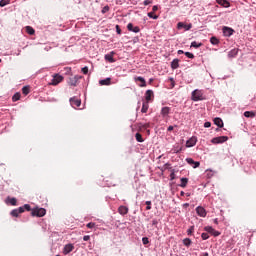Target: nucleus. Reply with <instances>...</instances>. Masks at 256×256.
I'll return each instance as SVG.
<instances>
[{"label": "nucleus", "mask_w": 256, "mask_h": 256, "mask_svg": "<svg viewBox=\"0 0 256 256\" xmlns=\"http://www.w3.org/2000/svg\"><path fill=\"white\" fill-rule=\"evenodd\" d=\"M31 215L32 217H45L47 210H45V208L36 207L31 210Z\"/></svg>", "instance_id": "nucleus-1"}, {"label": "nucleus", "mask_w": 256, "mask_h": 256, "mask_svg": "<svg viewBox=\"0 0 256 256\" xmlns=\"http://www.w3.org/2000/svg\"><path fill=\"white\" fill-rule=\"evenodd\" d=\"M64 77L61 76L60 74H53L52 75V80L49 82V85H52L53 87H56V85H59V83H63Z\"/></svg>", "instance_id": "nucleus-2"}, {"label": "nucleus", "mask_w": 256, "mask_h": 256, "mask_svg": "<svg viewBox=\"0 0 256 256\" xmlns=\"http://www.w3.org/2000/svg\"><path fill=\"white\" fill-rule=\"evenodd\" d=\"M204 99L202 90L196 89L192 92V101H203Z\"/></svg>", "instance_id": "nucleus-3"}, {"label": "nucleus", "mask_w": 256, "mask_h": 256, "mask_svg": "<svg viewBox=\"0 0 256 256\" xmlns=\"http://www.w3.org/2000/svg\"><path fill=\"white\" fill-rule=\"evenodd\" d=\"M229 137L227 136H219V137H215L211 140V143H213L214 145H218L219 143H225V141H228Z\"/></svg>", "instance_id": "nucleus-4"}, {"label": "nucleus", "mask_w": 256, "mask_h": 256, "mask_svg": "<svg viewBox=\"0 0 256 256\" xmlns=\"http://www.w3.org/2000/svg\"><path fill=\"white\" fill-rule=\"evenodd\" d=\"M204 229H205V231H207V233H210L214 237H219V235H221V233L219 231L215 230L211 226H206Z\"/></svg>", "instance_id": "nucleus-5"}, {"label": "nucleus", "mask_w": 256, "mask_h": 256, "mask_svg": "<svg viewBox=\"0 0 256 256\" xmlns=\"http://www.w3.org/2000/svg\"><path fill=\"white\" fill-rule=\"evenodd\" d=\"M222 31H223L224 37H231V35L235 33V30H233V28H229L227 26H224Z\"/></svg>", "instance_id": "nucleus-6"}, {"label": "nucleus", "mask_w": 256, "mask_h": 256, "mask_svg": "<svg viewBox=\"0 0 256 256\" xmlns=\"http://www.w3.org/2000/svg\"><path fill=\"white\" fill-rule=\"evenodd\" d=\"M196 213L199 215V217H207V210H205L203 206H198L196 208Z\"/></svg>", "instance_id": "nucleus-7"}, {"label": "nucleus", "mask_w": 256, "mask_h": 256, "mask_svg": "<svg viewBox=\"0 0 256 256\" xmlns=\"http://www.w3.org/2000/svg\"><path fill=\"white\" fill-rule=\"evenodd\" d=\"M20 213H25V208L19 207L18 209H14L11 211L10 215H12V217H19Z\"/></svg>", "instance_id": "nucleus-8"}, {"label": "nucleus", "mask_w": 256, "mask_h": 256, "mask_svg": "<svg viewBox=\"0 0 256 256\" xmlns=\"http://www.w3.org/2000/svg\"><path fill=\"white\" fill-rule=\"evenodd\" d=\"M79 79H81V76H73V77H71V78H69V85H71L72 87H76V85H77V83H78V81H79Z\"/></svg>", "instance_id": "nucleus-9"}, {"label": "nucleus", "mask_w": 256, "mask_h": 256, "mask_svg": "<svg viewBox=\"0 0 256 256\" xmlns=\"http://www.w3.org/2000/svg\"><path fill=\"white\" fill-rule=\"evenodd\" d=\"M70 104L72 107H81V100L76 97L70 98Z\"/></svg>", "instance_id": "nucleus-10"}, {"label": "nucleus", "mask_w": 256, "mask_h": 256, "mask_svg": "<svg viewBox=\"0 0 256 256\" xmlns=\"http://www.w3.org/2000/svg\"><path fill=\"white\" fill-rule=\"evenodd\" d=\"M73 249H75V246H73V244L65 245L64 250H63L64 255H69V253H71V251H73Z\"/></svg>", "instance_id": "nucleus-11"}, {"label": "nucleus", "mask_w": 256, "mask_h": 256, "mask_svg": "<svg viewBox=\"0 0 256 256\" xmlns=\"http://www.w3.org/2000/svg\"><path fill=\"white\" fill-rule=\"evenodd\" d=\"M134 81H136V82L139 81L140 82L139 87H147V81H145V78H143L141 76L135 77Z\"/></svg>", "instance_id": "nucleus-12"}, {"label": "nucleus", "mask_w": 256, "mask_h": 256, "mask_svg": "<svg viewBox=\"0 0 256 256\" xmlns=\"http://www.w3.org/2000/svg\"><path fill=\"white\" fill-rule=\"evenodd\" d=\"M113 55H115V52H110L109 54H106L104 56V59L108 61L109 63H115V58H113Z\"/></svg>", "instance_id": "nucleus-13"}, {"label": "nucleus", "mask_w": 256, "mask_h": 256, "mask_svg": "<svg viewBox=\"0 0 256 256\" xmlns=\"http://www.w3.org/2000/svg\"><path fill=\"white\" fill-rule=\"evenodd\" d=\"M127 29H128V31H132V33H139V31H141L139 26L134 27L132 23H129L127 25Z\"/></svg>", "instance_id": "nucleus-14"}, {"label": "nucleus", "mask_w": 256, "mask_h": 256, "mask_svg": "<svg viewBox=\"0 0 256 256\" xmlns=\"http://www.w3.org/2000/svg\"><path fill=\"white\" fill-rule=\"evenodd\" d=\"M153 97H154L153 90H147L145 93V100L147 101V103H149L151 99H153Z\"/></svg>", "instance_id": "nucleus-15"}, {"label": "nucleus", "mask_w": 256, "mask_h": 256, "mask_svg": "<svg viewBox=\"0 0 256 256\" xmlns=\"http://www.w3.org/2000/svg\"><path fill=\"white\" fill-rule=\"evenodd\" d=\"M118 213L121 215H127V213H129V208L127 206H119Z\"/></svg>", "instance_id": "nucleus-16"}, {"label": "nucleus", "mask_w": 256, "mask_h": 256, "mask_svg": "<svg viewBox=\"0 0 256 256\" xmlns=\"http://www.w3.org/2000/svg\"><path fill=\"white\" fill-rule=\"evenodd\" d=\"M216 2L222 7H231V4L227 0H216Z\"/></svg>", "instance_id": "nucleus-17"}, {"label": "nucleus", "mask_w": 256, "mask_h": 256, "mask_svg": "<svg viewBox=\"0 0 256 256\" xmlns=\"http://www.w3.org/2000/svg\"><path fill=\"white\" fill-rule=\"evenodd\" d=\"M169 113H171V108H169V107H163V108L161 109V115H162V117H167V115H168Z\"/></svg>", "instance_id": "nucleus-18"}, {"label": "nucleus", "mask_w": 256, "mask_h": 256, "mask_svg": "<svg viewBox=\"0 0 256 256\" xmlns=\"http://www.w3.org/2000/svg\"><path fill=\"white\" fill-rule=\"evenodd\" d=\"M197 144V138H191L186 142L187 147H194Z\"/></svg>", "instance_id": "nucleus-19"}, {"label": "nucleus", "mask_w": 256, "mask_h": 256, "mask_svg": "<svg viewBox=\"0 0 256 256\" xmlns=\"http://www.w3.org/2000/svg\"><path fill=\"white\" fill-rule=\"evenodd\" d=\"M147 111H149V102H144L142 104L141 113H147Z\"/></svg>", "instance_id": "nucleus-20"}, {"label": "nucleus", "mask_w": 256, "mask_h": 256, "mask_svg": "<svg viewBox=\"0 0 256 256\" xmlns=\"http://www.w3.org/2000/svg\"><path fill=\"white\" fill-rule=\"evenodd\" d=\"M99 85H111V78H106L99 81Z\"/></svg>", "instance_id": "nucleus-21"}, {"label": "nucleus", "mask_w": 256, "mask_h": 256, "mask_svg": "<svg viewBox=\"0 0 256 256\" xmlns=\"http://www.w3.org/2000/svg\"><path fill=\"white\" fill-rule=\"evenodd\" d=\"M214 125H217V127L222 128L223 127V120L221 118H215L214 119Z\"/></svg>", "instance_id": "nucleus-22"}, {"label": "nucleus", "mask_w": 256, "mask_h": 256, "mask_svg": "<svg viewBox=\"0 0 256 256\" xmlns=\"http://www.w3.org/2000/svg\"><path fill=\"white\" fill-rule=\"evenodd\" d=\"M171 67H172V69H179V59H174L171 62Z\"/></svg>", "instance_id": "nucleus-23"}, {"label": "nucleus", "mask_w": 256, "mask_h": 256, "mask_svg": "<svg viewBox=\"0 0 256 256\" xmlns=\"http://www.w3.org/2000/svg\"><path fill=\"white\" fill-rule=\"evenodd\" d=\"M26 33H28V35H35V29H33V27L31 26H26Z\"/></svg>", "instance_id": "nucleus-24"}, {"label": "nucleus", "mask_w": 256, "mask_h": 256, "mask_svg": "<svg viewBox=\"0 0 256 256\" xmlns=\"http://www.w3.org/2000/svg\"><path fill=\"white\" fill-rule=\"evenodd\" d=\"M189 183V179L187 178H181V184L180 187H182L183 189H185V187H187V184Z\"/></svg>", "instance_id": "nucleus-25"}, {"label": "nucleus", "mask_w": 256, "mask_h": 256, "mask_svg": "<svg viewBox=\"0 0 256 256\" xmlns=\"http://www.w3.org/2000/svg\"><path fill=\"white\" fill-rule=\"evenodd\" d=\"M244 117H251L253 119V117H255V112L253 111H246L244 112Z\"/></svg>", "instance_id": "nucleus-26"}, {"label": "nucleus", "mask_w": 256, "mask_h": 256, "mask_svg": "<svg viewBox=\"0 0 256 256\" xmlns=\"http://www.w3.org/2000/svg\"><path fill=\"white\" fill-rule=\"evenodd\" d=\"M191 243H193V242L189 238H185L183 240V245H185V247H191Z\"/></svg>", "instance_id": "nucleus-27"}, {"label": "nucleus", "mask_w": 256, "mask_h": 256, "mask_svg": "<svg viewBox=\"0 0 256 256\" xmlns=\"http://www.w3.org/2000/svg\"><path fill=\"white\" fill-rule=\"evenodd\" d=\"M135 137H136V141H138V143H143V141H145L143 139V136L141 135V133H136Z\"/></svg>", "instance_id": "nucleus-28"}, {"label": "nucleus", "mask_w": 256, "mask_h": 256, "mask_svg": "<svg viewBox=\"0 0 256 256\" xmlns=\"http://www.w3.org/2000/svg\"><path fill=\"white\" fill-rule=\"evenodd\" d=\"M210 43L212 45H219V39H217V37H211L210 38Z\"/></svg>", "instance_id": "nucleus-29"}, {"label": "nucleus", "mask_w": 256, "mask_h": 256, "mask_svg": "<svg viewBox=\"0 0 256 256\" xmlns=\"http://www.w3.org/2000/svg\"><path fill=\"white\" fill-rule=\"evenodd\" d=\"M22 93H23V95H29V93H30V88H29V86H24V87L22 88Z\"/></svg>", "instance_id": "nucleus-30"}, {"label": "nucleus", "mask_w": 256, "mask_h": 256, "mask_svg": "<svg viewBox=\"0 0 256 256\" xmlns=\"http://www.w3.org/2000/svg\"><path fill=\"white\" fill-rule=\"evenodd\" d=\"M237 53H239V51L237 49H233L229 52L228 56L235 57L237 55Z\"/></svg>", "instance_id": "nucleus-31"}, {"label": "nucleus", "mask_w": 256, "mask_h": 256, "mask_svg": "<svg viewBox=\"0 0 256 256\" xmlns=\"http://www.w3.org/2000/svg\"><path fill=\"white\" fill-rule=\"evenodd\" d=\"M21 99V94L20 93H15L12 97V101H19Z\"/></svg>", "instance_id": "nucleus-32"}, {"label": "nucleus", "mask_w": 256, "mask_h": 256, "mask_svg": "<svg viewBox=\"0 0 256 256\" xmlns=\"http://www.w3.org/2000/svg\"><path fill=\"white\" fill-rule=\"evenodd\" d=\"M11 3L10 0H0V7H5L6 5H9Z\"/></svg>", "instance_id": "nucleus-33"}, {"label": "nucleus", "mask_w": 256, "mask_h": 256, "mask_svg": "<svg viewBox=\"0 0 256 256\" xmlns=\"http://www.w3.org/2000/svg\"><path fill=\"white\" fill-rule=\"evenodd\" d=\"M201 45H203L202 43H197L196 41H193L191 43V47H194V49H199V47H201Z\"/></svg>", "instance_id": "nucleus-34"}, {"label": "nucleus", "mask_w": 256, "mask_h": 256, "mask_svg": "<svg viewBox=\"0 0 256 256\" xmlns=\"http://www.w3.org/2000/svg\"><path fill=\"white\" fill-rule=\"evenodd\" d=\"M148 17H150V19H159V16L155 15V12H149Z\"/></svg>", "instance_id": "nucleus-35"}, {"label": "nucleus", "mask_w": 256, "mask_h": 256, "mask_svg": "<svg viewBox=\"0 0 256 256\" xmlns=\"http://www.w3.org/2000/svg\"><path fill=\"white\" fill-rule=\"evenodd\" d=\"M140 129H149V127H151L150 123H146V124H140Z\"/></svg>", "instance_id": "nucleus-36"}, {"label": "nucleus", "mask_w": 256, "mask_h": 256, "mask_svg": "<svg viewBox=\"0 0 256 256\" xmlns=\"http://www.w3.org/2000/svg\"><path fill=\"white\" fill-rule=\"evenodd\" d=\"M184 55H186L188 59H195V55L191 52H185Z\"/></svg>", "instance_id": "nucleus-37"}, {"label": "nucleus", "mask_w": 256, "mask_h": 256, "mask_svg": "<svg viewBox=\"0 0 256 256\" xmlns=\"http://www.w3.org/2000/svg\"><path fill=\"white\" fill-rule=\"evenodd\" d=\"M193 231H195V226H191L188 230H187V235H192Z\"/></svg>", "instance_id": "nucleus-38"}, {"label": "nucleus", "mask_w": 256, "mask_h": 256, "mask_svg": "<svg viewBox=\"0 0 256 256\" xmlns=\"http://www.w3.org/2000/svg\"><path fill=\"white\" fill-rule=\"evenodd\" d=\"M201 237L203 241H207V239H209V233H202Z\"/></svg>", "instance_id": "nucleus-39"}, {"label": "nucleus", "mask_w": 256, "mask_h": 256, "mask_svg": "<svg viewBox=\"0 0 256 256\" xmlns=\"http://www.w3.org/2000/svg\"><path fill=\"white\" fill-rule=\"evenodd\" d=\"M142 243H143V245H149V238L143 237L142 238Z\"/></svg>", "instance_id": "nucleus-40"}, {"label": "nucleus", "mask_w": 256, "mask_h": 256, "mask_svg": "<svg viewBox=\"0 0 256 256\" xmlns=\"http://www.w3.org/2000/svg\"><path fill=\"white\" fill-rule=\"evenodd\" d=\"M86 227H87L88 229H94L95 223H94V222H89V223L86 225Z\"/></svg>", "instance_id": "nucleus-41"}, {"label": "nucleus", "mask_w": 256, "mask_h": 256, "mask_svg": "<svg viewBox=\"0 0 256 256\" xmlns=\"http://www.w3.org/2000/svg\"><path fill=\"white\" fill-rule=\"evenodd\" d=\"M146 211H151V201H146Z\"/></svg>", "instance_id": "nucleus-42"}, {"label": "nucleus", "mask_w": 256, "mask_h": 256, "mask_svg": "<svg viewBox=\"0 0 256 256\" xmlns=\"http://www.w3.org/2000/svg\"><path fill=\"white\" fill-rule=\"evenodd\" d=\"M82 73L84 74V75H87V73H89V67H83L82 68Z\"/></svg>", "instance_id": "nucleus-43"}, {"label": "nucleus", "mask_w": 256, "mask_h": 256, "mask_svg": "<svg viewBox=\"0 0 256 256\" xmlns=\"http://www.w3.org/2000/svg\"><path fill=\"white\" fill-rule=\"evenodd\" d=\"M10 204L13 205V206L17 205V199L16 198H11L10 199Z\"/></svg>", "instance_id": "nucleus-44"}, {"label": "nucleus", "mask_w": 256, "mask_h": 256, "mask_svg": "<svg viewBox=\"0 0 256 256\" xmlns=\"http://www.w3.org/2000/svg\"><path fill=\"white\" fill-rule=\"evenodd\" d=\"M186 161L189 165H194V163H195V160H193L192 158H188V159H186Z\"/></svg>", "instance_id": "nucleus-45"}, {"label": "nucleus", "mask_w": 256, "mask_h": 256, "mask_svg": "<svg viewBox=\"0 0 256 256\" xmlns=\"http://www.w3.org/2000/svg\"><path fill=\"white\" fill-rule=\"evenodd\" d=\"M23 209H24V210L26 209V211H31V205L25 204V205L23 206Z\"/></svg>", "instance_id": "nucleus-46"}, {"label": "nucleus", "mask_w": 256, "mask_h": 256, "mask_svg": "<svg viewBox=\"0 0 256 256\" xmlns=\"http://www.w3.org/2000/svg\"><path fill=\"white\" fill-rule=\"evenodd\" d=\"M177 27H178V29H183V27H185V24L183 22H179L177 24Z\"/></svg>", "instance_id": "nucleus-47"}, {"label": "nucleus", "mask_w": 256, "mask_h": 256, "mask_svg": "<svg viewBox=\"0 0 256 256\" xmlns=\"http://www.w3.org/2000/svg\"><path fill=\"white\" fill-rule=\"evenodd\" d=\"M109 11V6H105L103 9H102V13L105 14Z\"/></svg>", "instance_id": "nucleus-48"}, {"label": "nucleus", "mask_w": 256, "mask_h": 256, "mask_svg": "<svg viewBox=\"0 0 256 256\" xmlns=\"http://www.w3.org/2000/svg\"><path fill=\"white\" fill-rule=\"evenodd\" d=\"M116 33H118V35H121V27H119V25H116Z\"/></svg>", "instance_id": "nucleus-49"}, {"label": "nucleus", "mask_w": 256, "mask_h": 256, "mask_svg": "<svg viewBox=\"0 0 256 256\" xmlns=\"http://www.w3.org/2000/svg\"><path fill=\"white\" fill-rule=\"evenodd\" d=\"M152 225L157 227V225H159V221H157V219L152 220Z\"/></svg>", "instance_id": "nucleus-50"}, {"label": "nucleus", "mask_w": 256, "mask_h": 256, "mask_svg": "<svg viewBox=\"0 0 256 256\" xmlns=\"http://www.w3.org/2000/svg\"><path fill=\"white\" fill-rule=\"evenodd\" d=\"M152 11L153 13H155L156 11H159V7L157 5L153 6Z\"/></svg>", "instance_id": "nucleus-51"}, {"label": "nucleus", "mask_w": 256, "mask_h": 256, "mask_svg": "<svg viewBox=\"0 0 256 256\" xmlns=\"http://www.w3.org/2000/svg\"><path fill=\"white\" fill-rule=\"evenodd\" d=\"M89 239H91V236L89 235H86L83 237V241H89Z\"/></svg>", "instance_id": "nucleus-52"}, {"label": "nucleus", "mask_w": 256, "mask_h": 256, "mask_svg": "<svg viewBox=\"0 0 256 256\" xmlns=\"http://www.w3.org/2000/svg\"><path fill=\"white\" fill-rule=\"evenodd\" d=\"M204 127H206V129L211 127V122H205L204 123Z\"/></svg>", "instance_id": "nucleus-53"}, {"label": "nucleus", "mask_w": 256, "mask_h": 256, "mask_svg": "<svg viewBox=\"0 0 256 256\" xmlns=\"http://www.w3.org/2000/svg\"><path fill=\"white\" fill-rule=\"evenodd\" d=\"M199 165H201V163L194 161V166H193V168H194V169H197V167H199Z\"/></svg>", "instance_id": "nucleus-54"}, {"label": "nucleus", "mask_w": 256, "mask_h": 256, "mask_svg": "<svg viewBox=\"0 0 256 256\" xmlns=\"http://www.w3.org/2000/svg\"><path fill=\"white\" fill-rule=\"evenodd\" d=\"M151 3H152V2H151L150 0H145V1H144V5H146V6H147V5H151Z\"/></svg>", "instance_id": "nucleus-55"}, {"label": "nucleus", "mask_w": 256, "mask_h": 256, "mask_svg": "<svg viewBox=\"0 0 256 256\" xmlns=\"http://www.w3.org/2000/svg\"><path fill=\"white\" fill-rule=\"evenodd\" d=\"M170 177H171V181H173V179H175V173L172 172V173L170 174Z\"/></svg>", "instance_id": "nucleus-56"}, {"label": "nucleus", "mask_w": 256, "mask_h": 256, "mask_svg": "<svg viewBox=\"0 0 256 256\" xmlns=\"http://www.w3.org/2000/svg\"><path fill=\"white\" fill-rule=\"evenodd\" d=\"M184 27H185L186 31H189V29H191V24H190V25H188V26H187V25H185Z\"/></svg>", "instance_id": "nucleus-57"}, {"label": "nucleus", "mask_w": 256, "mask_h": 256, "mask_svg": "<svg viewBox=\"0 0 256 256\" xmlns=\"http://www.w3.org/2000/svg\"><path fill=\"white\" fill-rule=\"evenodd\" d=\"M174 127L173 126H169L167 131H173Z\"/></svg>", "instance_id": "nucleus-58"}, {"label": "nucleus", "mask_w": 256, "mask_h": 256, "mask_svg": "<svg viewBox=\"0 0 256 256\" xmlns=\"http://www.w3.org/2000/svg\"><path fill=\"white\" fill-rule=\"evenodd\" d=\"M185 53L183 50H178V55H183Z\"/></svg>", "instance_id": "nucleus-59"}, {"label": "nucleus", "mask_w": 256, "mask_h": 256, "mask_svg": "<svg viewBox=\"0 0 256 256\" xmlns=\"http://www.w3.org/2000/svg\"><path fill=\"white\" fill-rule=\"evenodd\" d=\"M202 256H209V253H208V252H204V253L202 254Z\"/></svg>", "instance_id": "nucleus-60"}, {"label": "nucleus", "mask_w": 256, "mask_h": 256, "mask_svg": "<svg viewBox=\"0 0 256 256\" xmlns=\"http://www.w3.org/2000/svg\"><path fill=\"white\" fill-rule=\"evenodd\" d=\"M180 195L183 197L185 195V192L181 191Z\"/></svg>", "instance_id": "nucleus-61"}, {"label": "nucleus", "mask_w": 256, "mask_h": 256, "mask_svg": "<svg viewBox=\"0 0 256 256\" xmlns=\"http://www.w3.org/2000/svg\"><path fill=\"white\" fill-rule=\"evenodd\" d=\"M149 83H153V78H150V79H149Z\"/></svg>", "instance_id": "nucleus-62"}, {"label": "nucleus", "mask_w": 256, "mask_h": 256, "mask_svg": "<svg viewBox=\"0 0 256 256\" xmlns=\"http://www.w3.org/2000/svg\"><path fill=\"white\" fill-rule=\"evenodd\" d=\"M214 223L217 225L219 222L217 219L214 220Z\"/></svg>", "instance_id": "nucleus-63"}, {"label": "nucleus", "mask_w": 256, "mask_h": 256, "mask_svg": "<svg viewBox=\"0 0 256 256\" xmlns=\"http://www.w3.org/2000/svg\"><path fill=\"white\" fill-rule=\"evenodd\" d=\"M147 133L149 134V133H150V131H149V130H147Z\"/></svg>", "instance_id": "nucleus-64"}]
</instances>
